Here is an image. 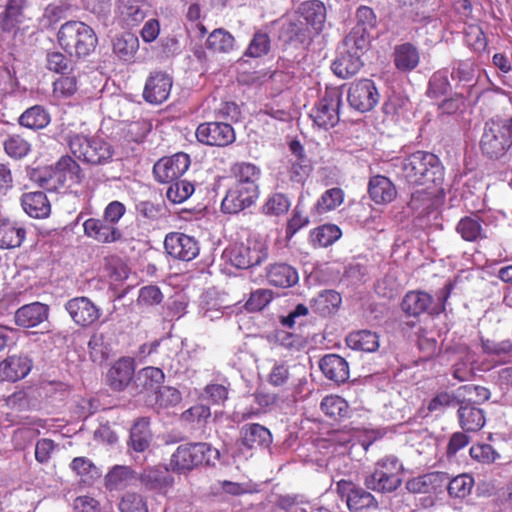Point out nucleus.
<instances>
[{
	"label": "nucleus",
	"instance_id": "nucleus-1",
	"mask_svg": "<svg viewBox=\"0 0 512 512\" xmlns=\"http://www.w3.org/2000/svg\"><path fill=\"white\" fill-rule=\"evenodd\" d=\"M57 41L70 57L80 59L94 52L98 38L95 31L86 23L70 20L60 26Z\"/></svg>",
	"mask_w": 512,
	"mask_h": 512
},
{
	"label": "nucleus",
	"instance_id": "nucleus-2",
	"mask_svg": "<svg viewBox=\"0 0 512 512\" xmlns=\"http://www.w3.org/2000/svg\"><path fill=\"white\" fill-rule=\"evenodd\" d=\"M403 173L413 185L437 184L443 180L444 168L433 153L416 151L404 160Z\"/></svg>",
	"mask_w": 512,
	"mask_h": 512
},
{
	"label": "nucleus",
	"instance_id": "nucleus-3",
	"mask_svg": "<svg viewBox=\"0 0 512 512\" xmlns=\"http://www.w3.org/2000/svg\"><path fill=\"white\" fill-rule=\"evenodd\" d=\"M219 451L205 442L179 445L172 453L169 466L173 472L187 473L200 466L214 465Z\"/></svg>",
	"mask_w": 512,
	"mask_h": 512
},
{
	"label": "nucleus",
	"instance_id": "nucleus-4",
	"mask_svg": "<svg viewBox=\"0 0 512 512\" xmlns=\"http://www.w3.org/2000/svg\"><path fill=\"white\" fill-rule=\"evenodd\" d=\"M402 464L395 456L389 455L379 459L372 472L364 477L366 489L389 494L395 492L402 484Z\"/></svg>",
	"mask_w": 512,
	"mask_h": 512
},
{
	"label": "nucleus",
	"instance_id": "nucleus-5",
	"mask_svg": "<svg viewBox=\"0 0 512 512\" xmlns=\"http://www.w3.org/2000/svg\"><path fill=\"white\" fill-rule=\"evenodd\" d=\"M69 148L75 157L92 165L108 163L114 153L113 147L104 139L80 134L71 137Z\"/></svg>",
	"mask_w": 512,
	"mask_h": 512
},
{
	"label": "nucleus",
	"instance_id": "nucleus-6",
	"mask_svg": "<svg viewBox=\"0 0 512 512\" xmlns=\"http://www.w3.org/2000/svg\"><path fill=\"white\" fill-rule=\"evenodd\" d=\"M341 106L342 93L337 88H326L309 113L313 126L325 131L335 127L340 121Z\"/></svg>",
	"mask_w": 512,
	"mask_h": 512
},
{
	"label": "nucleus",
	"instance_id": "nucleus-7",
	"mask_svg": "<svg viewBox=\"0 0 512 512\" xmlns=\"http://www.w3.org/2000/svg\"><path fill=\"white\" fill-rule=\"evenodd\" d=\"M512 144V119L490 120L481 138V149L490 158L503 156Z\"/></svg>",
	"mask_w": 512,
	"mask_h": 512
},
{
	"label": "nucleus",
	"instance_id": "nucleus-8",
	"mask_svg": "<svg viewBox=\"0 0 512 512\" xmlns=\"http://www.w3.org/2000/svg\"><path fill=\"white\" fill-rule=\"evenodd\" d=\"M448 299V284L444 285L441 295L435 301L433 297L424 291H408L402 301L401 309L405 315L410 317H419L424 313L430 315H439L445 310V302Z\"/></svg>",
	"mask_w": 512,
	"mask_h": 512
},
{
	"label": "nucleus",
	"instance_id": "nucleus-9",
	"mask_svg": "<svg viewBox=\"0 0 512 512\" xmlns=\"http://www.w3.org/2000/svg\"><path fill=\"white\" fill-rule=\"evenodd\" d=\"M80 165L69 155H64L55 163L49 178H39V185L47 190L69 188L79 185L84 179Z\"/></svg>",
	"mask_w": 512,
	"mask_h": 512
},
{
	"label": "nucleus",
	"instance_id": "nucleus-10",
	"mask_svg": "<svg viewBox=\"0 0 512 512\" xmlns=\"http://www.w3.org/2000/svg\"><path fill=\"white\" fill-rule=\"evenodd\" d=\"M231 264L238 269H249L261 265L268 259V245L257 238L236 243L228 250Z\"/></svg>",
	"mask_w": 512,
	"mask_h": 512
},
{
	"label": "nucleus",
	"instance_id": "nucleus-11",
	"mask_svg": "<svg viewBox=\"0 0 512 512\" xmlns=\"http://www.w3.org/2000/svg\"><path fill=\"white\" fill-rule=\"evenodd\" d=\"M141 487L148 493L166 497L174 488L175 478L164 465L148 466L137 475Z\"/></svg>",
	"mask_w": 512,
	"mask_h": 512
},
{
	"label": "nucleus",
	"instance_id": "nucleus-12",
	"mask_svg": "<svg viewBox=\"0 0 512 512\" xmlns=\"http://www.w3.org/2000/svg\"><path fill=\"white\" fill-rule=\"evenodd\" d=\"M336 492L340 499L346 503L350 512L378 507V501L374 495L352 480L341 479L337 481Z\"/></svg>",
	"mask_w": 512,
	"mask_h": 512
},
{
	"label": "nucleus",
	"instance_id": "nucleus-13",
	"mask_svg": "<svg viewBox=\"0 0 512 512\" xmlns=\"http://www.w3.org/2000/svg\"><path fill=\"white\" fill-rule=\"evenodd\" d=\"M380 99L379 91L373 80L363 78L350 84L347 100L351 108L366 113L372 111Z\"/></svg>",
	"mask_w": 512,
	"mask_h": 512
},
{
	"label": "nucleus",
	"instance_id": "nucleus-14",
	"mask_svg": "<svg viewBox=\"0 0 512 512\" xmlns=\"http://www.w3.org/2000/svg\"><path fill=\"white\" fill-rule=\"evenodd\" d=\"M189 166V155L179 152L158 160L153 166V174L158 182L170 183L179 179L188 170Z\"/></svg>",
	"mask_w": 512,
	"mask_h": 512
},
{
	"label": "nucleus",
	"instance_id": "nucleus-15",
	"mask_svg": "<svg viewBox=\"0 0 512 512\" xmlns=\"http://www.w3.org/2000/svg\"><path fill=\"white\" fill-rule=\"evenodd\" d=\"M260 191L232 184L226 191L221 202V211L224 214H238L253 206L259 198Z\"/></svg>",
	"mask_w": 512,
	"mask_h": 512
},
{
	"label": "nucleus",
	"instance_id": "nucleus-16",
	"mask_svg": "<svg viewBox=\"0 0 512 512\" xmlns=\"http://www.w3.org/2000/svg\"><path fill=\"white\" fill-rule=\"evenodd\" d=\"M195 135L199 142L209 146L224 147L235 141L233 127L224 122L201 123L196 129Z\"/></svg>",
	"mask_w": 512,
	"mask_h": 512
},
{
	"label": "nucleus",
	"instance_id": "nucleus-17",
	"mask_svg": "<svg viewBox=\"0 0 512 512\" xmlns=\"http://www.w3.org/2000/svg\"><path fill=\"white\" fill-rule=\"evenodd\" d=\"M65 309L74 321L82 328L90 327L101 316L100 309L88 297L80 296L68 300Z\"/></svg>",
	"mask_w": 512,
	"mask_h": 512
},
{
	"label": "nucleus",
	"instance_id": "nucleus-18",
	"mask_svg": "<svg viewBox=\"0 0 512 512\" xmlns=\"http://www.w3.org/2000/svg\"><path fill=\"white\" fill-rule=\"evenodd\" d=\"M164 248L171 257L182 261H191L199 254L195 238L179 232L169 233L165 237Z\"/></svg>",
	"mask_w": 512,
	"mask_h": 512
},
{
	"label": "nucleus",
	"instance_id": "nucleus-19",
	"mask_svg": "<svg viewBox=\"0 0 512 512\" xmlns=\"http://www.w3.org/2000/svg\"><path fill=\"white\" fill-rule=\"evenodd\" d=\"M173 80L164 72H152L146 80L143 89V98L150 104H161L170 95Z\"/></svg>",
	"mask_w": 512,
	"mask_h": 512
},
{
	"label": "nucleus",
	"instance_id": "nucleus-20",
	"mask_svg": "<svg viewBox=\"0 0 512 512\" xmlns=\"http://www.w3.org/2000/svg\"><path fill=\"white\" fill-rule=\"evenodd\" d=\"M135 361L130 357L119 358L108 370L107 381L114 391L125 390L135 378Z\"/></svg>",
	"mask_w": 512,
	"mask_h": 512
},
{
	"label": "nucleus",
	"instance_id": "nucleus-21",
	"mask_svg": "<svg viewBox=\"0 0 512 512\" xmlns=\"http://www.w3.org/2000/svg\"><path fill=\"white\" fill-rule=\"evenodd\" d=\"M84 233L87 237L103 244L119 241L122 232L104 218H88L83 223Z\"/></svg>",
	"mask_w": 512,
	"mask_h": 512
},
{
	"label": "nucleus",
	"instance_id": "nucleus-22",
	"mask_svg": "<svg viewBox=\"0 0 512 512\" xmlns=\"http://www.w3.org/2000/svg\"><path fill=\"white\" fill-rule=\"evenodd\" d=\"M297 14L311 32L318 34L322 31L326 21V7L323 2L305 1L298 7Z\"/></svg>",
	"mask_w": 512,
	"mask_h": 512
},
{
	"label": "nucleus",
	"instance_id": "nucleus-23",
	"mask_svg": "<svg viewBox=\"0 0 512 512\" xmlns=\"http://www.w3.org/2000/svg\"><path fill=\"white\" fill-rule=\"evenodd\" d=\"M114 332L108 330H96L88 341V352L90 359L97 364L107 361L112 350V339Z\"/></svg>",
	"mask_w": 512,
	"mask_h": 512
},
{
	"label": "nucleus",
	"instance_id": "nucleus-24",
	"mask_svg": "<svg viewBox=\"0 0 512 512\" xmlns=\"http://www.w3.org/2000/svg\"><path fill=\"white\" fill-rule=\"evenodd\" d=\"M49 307L40 302L23 305L15 312V323L24 328H33L48 319Z\"/></svg>",
	"mask_w": 512,
	"mask_h": 512
},
{
	"label": "nucleus",
	"instance_id": "nucleus-25",
	"mask_svg": "<svg viewBox=\"0 0 512 512\" xmlns=\"http://www.w3.org/2000/svg\"><path fill=\"white\" fill-rule=\"evenodd\" d=\"M25 226L10 218L0 219V249H15L22 245L26 238Z\"/></svg>",
	"mask_w": 512,
	"mask_h": 512
},
{
	"label": "nucleus",
	"instance_id": "nucleus-26",
	"mask_svg": "<svg viewBox=\"0 0 512 512\" xmlns=\"http://www.w3.org/2000/svg\"><path fill=\"white\" fill-rule=\"evenodd\" d=\"M368 194L375 204L385 205L391 203L396 198L397 189L388 177L374 175L369 179Z\"/></svg>",
	"mask_w": 512,
	"mask_h": 512
},
{
	"label": "nucleus",
	"instance_id": "nucleus-27",
	"mask_svg": "<svg viewBox=\"0 0 512 512\" xmlns=\"http://www.w3.org/2000/svg\"><path fill=\"white\" fill-rule=\"evenodd\" d=\"M319 367L324 376L337 383H345L350 376L348 362L337 354H327L321 358Z\"/></svg>",
	"mask_w": 512,
	"mask_h": 512
},
{
	"label": "nucleus",
	"instance_id": "nucleus-28",
	"mask_svg": "<svg viewBox=\"0 0 512 512\" xmlns=\"http://www.w3.org/2000/svg\"><path fill=\"white\" fill-rule=\"evenodd\" d=\"M20 201L25 213L32 218L44 219L51 213L50 201L43 191L25 192Z\"/></svg>",
	"mask_w": 512,
	"mask_h": 512
},
{
	"label": "nucleus",
	"instance_id": "nucleus-29",
	"mask_svg": "<svg viewBox=\"0 0 512 512\" xmlns=\"http://www.w3.org/2000/svg\"><path fill=\"white\" fill-rule=\"evenodd\" d=\"M165 380V374L158 367L148 366L140 369L134 378L133 386L139 393H155Z\"/></svg>",
	"mask_w": 512,
	"mask_h": 512
},
{
	"label": "nucleus",
	"instance_id": "nucleus-30",
	"mask_svg": "<svg viewBox=\"0 0 512 512\" xmlns=\"http://www.w3.org/2000/svg\"><path fill=\"white\" fill-rule=\"evenodd\" d=\"M266 279L275 287L288 288L294 286L298 280L297 270L286 263H273L266 268Z\"/></svg>",
	"mask_w": 512,
	"mask_h": 512
},
{
	"label": "nucleus",
	"instance_id": "nucleus-31",
	"mask_svg": "<svg viewBox=\"0 0 512 512\" xmlns=\"http://www.w3.org/2000/svg\"><path fill=\"white\" fill-rule=\"evenodd\" d=\"M241 443L247 449L269 447L272 434L268 428L258 423L246 424L241 428Z\"/></svg>",
	"mask_w": 512,
	"mask_h": 512
},
{
	"label": "nucleus",
	"instance_id": "nucleus-32",
	"mask_svg": "<svg viewBox=\"0 0 512 512\" xmlns=\"http://www.w3.org/2000/svg\"><path fill=\"white\" fill-rule=\"evenodd\" d=\"M30 370L31 364L26 357L10 356L0 363V379L16 382L24 378Z\"/></svg>",
	"mask_w": 512,
	"mask_h": 512
},
{
	"label": "nucleus",
	"instance_id": "nucleus-33",
	"mask_svg": "<svg viewBox=\"0 0 512 512\" xmlns=\"http://www.w3.org/2000/svg\"><path fill=\"white\" fill-rule=\"evenodd\" d=\"M231 174L235 178L234 184L259 190L258 180L261 170L258 166L250 162H236L231 166Z\"/></svg>",
	"mask_w": 512,
	"mask_h": 512
},
{
	"label": "nucleus",
	"instance_id": "nucleus-34",
	"mask_svg": "<svg viewBox=\"0 0 512 512\" xmlns=\"http://www.w3.org/2000/svg\"><path fill=\"white\" fill-rule=\"evenodd\" d=\"M361 55L343 49L340 56L332 63L333 72L346 79L357 74L363 66Z\"/></svg>",
	"mask_w": 512,
	"mask_h": 512
},
{
	"label": "nucleus",
	"instance_id": "nucleus-35",
	"mask_svg": "<svg viewBox=\"0 0 512 512\" xmlns=\"http://www.w3.org/2000/svg\"><path fill=\"white\" fill-rule=\"evenodd\" d=\"M320 409L326 417L340 422L350 417L351 409L348 402L339 395H327L321 403Z\"/></svg>",
	"mask_w": 512,
	"mask_h": 512
},
{
	"label": "nucleus",
	"instance_id": "nucleus-36",
	"mask_svg": "<svg viewBox=\"0 0 512 512\" xmlns=\"http://www.w3.org/2000/svg\"><path fill=\"white\" fill-rule=\"evenodd\" d=\"M150 421L146 417L137 419L130 429L129 445L136 452H144L150 446L152 433Z\"/></svg>",
	"mask_w": 512,
	"mask_h": 512
},
{
	"label": "nucleus",
	"instance_id": "nucleus-37",
	"mask_svg": "<svg viewBox=\"0 0 512 512\" xmlns=\"http://www.w3.org/2000/svg\"><path fill=\"white\" fill-rule=\"evenodd\" d=\"M134 479H137V475L130 466L115 465L105 475L104 486L109 491L120 490Z\"/></svg>",
	"mask_w": 512,
	"mask_h": 512
},
{
	"label": "nucleus",
	"instance_id": "nucleus-38",
	"mask_svg": "<svg viewBox=\"0 0 512 512\" xmlns=\"http://www.w3.org/2000/svg\"><path fill=\"white\" fill-rule=\"evenodd\" d=\"M27 0H8L1 20L3 31L11 32L23 22L24 10L27 8Z\"/></svg>",
	"mask_w": 512,
	"mask_h": 512
},
{
	"label": "nucleus",
	"instance_id": "nucleus-39",
	"mask_svg": "<svg viewBox=\"0 0 512 512\" xmlns=\"http://www.w3.org/2000/svg\"><path fill=\"white\" fill-rule=\"evenodd\" d=\"M445 474L431 472L409 479L406 482V489L411 493H429L441 487Z\"/></svg>",
	"mask_w": 512,
	"mask_h": 512
},
{
	"label": "nucleus",
	"instance_id": "nucleus-40",
	"mask_svg": "<svg viewBox=\"0 0 512 512\" xmlns=\"http://www.w3.org/2000/svg\"><path fill=\"white\" fill-rule=\"evenodd\" d=\"M139 48L137 36L126 32L113 40V53L124 62H132Z\"/></svg>",
	"mask_w": 512,
	"mask_h": 512
},
{
	"label": "nucleus",
	"instance_id": "nucleus-41",
	"mask_svg": "<svg viewBox=\"0 0 512 512\" xmlns=\"http://www.w3.org/2000/svg\"><path fill=\"white\" fill-rule=\"evenodd\" d=\"M51 118L49 112L41 105L26 109L19 117V124L31 130H40L48 126Z\"/></svg>",
	"mask_w": 512,
	"mask_h": 512
},
{
	"label": "nucleus",
	"instance_id": "nucleus-42",
	"mask_svg": "<svg viewBox=\"0 0 512 512\" xmlns=\"http://www.w3.org/2000/svg\"><path fill=\"white\" fill-rule=\"evenodd\" d=\"M371 35L365 27L355 26L344 38L343 49L363 55L370 47Z\"/></svg>",
	"mask_w": 512,
	"mask_h": 512
},
{
	"label": "nucleus",
	"instance_id": "nucleus-43",
	"mask_svg": "<svg viewBox=\"0 0 512 512\" xmlns=\"http://www.w3.org/2000/svg\"><path fill=\"white\" fill-rule=\"evenodd\" d=\"M346 344L353 350L373 352L379 347V338L375 332L360 330L350 333L346 337Z\"/></svg>",
	"mask_w": 512,
	"mask_h": 512
},
{
	"label": "nucleus",
	"instance_id": "nucleus-44",
	"mask_svg": "<svg viewBox=\"0 0 512 512\" xmlns=\"http://www.w3.org/2000/svg\"><path fill=\"white\" fill-rule=\"evenodd\" d=\"M458 417L461 427L466 431H478L485 424L483 411L469 402L459 407Z\"/></svg>",
	"mask_w": 512,
	"mask_h": 512
},
{
	"label": "nucleus",
	"instance_id": "nucleus-45",
	"mask_svg": "<svg viewBox=\"0 0 512 512\" xmlns=\"http://www.w3.org/2000/svg\"><path fill=\"white\" fill-rule=\"evenodd\" d=\"M70 469L85 485H92L101 477L99 468L87 457H75L70 463Z\"/></svg>",
	"mask_w": 512,
	"mask_h": 512
},
{
	"label": "nucleus",
	"instance_id": "nucleus-46",
	"mask_svg": "<svg viewBox=\"0 0 512 512\" xmlns=\"http://www.w3.org/2000/svg\"><path fill=\"white\" fill-rule=\"evenodd\" d=\"M3 148L8 157L21 160L31 152L32 145L22 135L11 134L4 139Z\"/></svg>",
	"mask_w": 512,
	"mask_h": 512
},
{
	"label": "nucleus",
	"instance_id": "nucleus-47",
	"mask_svg": "<svg viewBox=\"0 0 512 512\" xmlns=\"http://www.w3.org/2000/svg\"><path fill=\"white\" fill-rule=\"evenodd\" d=\"M233 47L234 37L223 28L213 30L206 40V48L212 53H229Z\"/></svg>",
	"mask_w": 512,
	"mask_h": 512
},
{
	"label": "nucleus",
	"instance_id": "nucleus-48",
	"mask_svg": "<svg viewBox=\"0 0 512 512\" xmlns=\"http://www.w3.org/2000/svg\"><path fill=\"white\" fill-rule=\"evenodd\" d=\"M345 198L344 191L339 187L326 190L314 205L317 214H324L338 208Z\"/></svg>",
	"mask_w": 512,
	"mask_h": 512
},
{
	"label": "nucleus",
	"instance_id": "nucleus-49",
	"mask_svg": "<svg viewBox=\"0 0 512 512\" xmlns=\"http://www.w3.org/2000/svg\"><path fill=\"white\" fill-rule=\"evenodd\" d=\"M78 91V78L71 73L62 74L52 84V95L54 98L68 99Z\"/></svg>",
	"mask_w": 512,
	"mask_h": 512
},
{
	"label": "nucleus",
	"instance_id": "nucleus-50",
	"mask_svg": "<svg viewBox=\"0 0 512 512\" xmlns=\"http://www.w3.org/2000/svg\"><path fill=\"white\" fill-rule=\"evenodd\" d=\"M395 66L401 71H410L419 63L417 49L409 43L398 46L395 50Z\"/></svg>",
	"mask_w": 512,
	"mask_h": 512
},
{
	"label": "nucleus",
	"instance_id": "nucleus-51",
	"mask_svg": "<svg viewBox=\"0 0 512 512\" xmlns=\"http://www.w3.org/2000/svg\"><path fill=\"white\" fill-rule=\"evenodd\" d=\"M342 235L341 229L335 224H324L311 232V240L315 246L328 247Z\"/></svg>",
	"mask_w": 512,
	"mask_h": 512
},
{
	"label": "nucleus",
	"instance_id": "nucleus-52",
	"mask_svg": "<svg viewBox=\"0 0 512 512\" xmlns=\"http://www.w3.org/2000/svg\"><path fill=\"white\" fill-rule=\"evenodd\" d=\"M456 230L466 241H475L485 236L477 215L461 219Z\"/></svg>",
	"mask_w": 512,
	"mask_h": 512
},
{
	"label": "nucleus",
	"instance_id": "nucleus-53",
	"mask_svg": "<svg viewBox=\"0 0 512 512\" xmlns=\"http://www.w3.org/2000/svg\"><path fill=\"white\" fill-rule=\"evenodd\" d=\"M120 512H148L147 497L135 492H126L120 499L118 504Z\"/></svg>",
	"mask_w": 512,
	"mask_h": 512
},
{
	"label": "nucleus",
	"instance_id": "nucleus-54",
	"mask_svg": "<svg viewBox=\"0 0 512 512\" xmlns=\"http://www.w3.org/2000/svg\"><path fill=\"white\" fill-rule=\"evenodd\" d=\"M312 302L317 311L329 314L340 306L342 298L335 290H324Z\"/></svg>",
	"mask_w": 512,
	"mask_h": 512
},
{
	"label": "nucleus",
	"instance_id": "nucleus-55",
	"mask_svg": "<svg viewBox=\"0 0 512 512\" xmlns=\"http://www.w3.org/2000/svg\"><path fill=\"white\" fill-rule=\"evenodd\" d=\"M45 67L53 73L62 75L72 70L71 59L60 51L48 50L45 57Z\"/></svg>",
	"mask_w": 512,
	"mask_h": 512
},
{
	"label": "nucleus",
	"instance_id": "nucleus-56",
	"mask_svg": "<svg viewBox=\"0 0 512 512\" xmlns=\"http://www.w3.org/2000/svg\"><path fill=\"white\" fill-rule=\"evenodd\" d=\"M166 191V197L174 204H180L187 200L194 192V185L186 180H175L170 182Z\"/></svg>",
	"mask_w": 512,
	"mask_h": 512
},
{
	"label": "nucleus",
	"instance_id": "nucleus-57",
	"mask_svg": "<svg viewBox=\"0 0 512 512\" xmlns=\"http://www.w3.org/2000/svg\"><path fill=\"white\" fill-rule=\"evenodd\" d=\"M311 31L300 19L289 21L282 27V36L289 42L304 43L310 37Z\"/></svg>",
	"mask_w": 512,
	"mask_h": 512
},
{
	"label": "nucleus",
	"instance_id": "nucleus-58",
	"mask_svg": "<svg viewBox=\"0 0 512 512\" xmlns=\"http://www.w3.org/2000/svg\"><path fill=\"white\" fill-rule=\"evenodd\" d=\"M290 208V201L283 193H273L268 196L262 206V212L268 216H279Z\"/></svg>",
	"mask_w": 512,
	"mask_h": 512
},
{
	"label": "nucleus",
	"instance_id": "nucleus-59",
	"mask_svg": "<svg viewBox=\"0 0 512 512\" xmlns=\"http://www.w3.org/2000/svg\"><path fill=\"white\" fill-rule=\"evenodd\" d=\"M271 48V40L267 33L258 31L251 39L246 55L253 58H258L269 53Z\"/></svg>",
	"mask_w": 512,
	"mask_h": 512
},
{
	"label": "nucleus",
	"instance_id": "nucleus-60",
	"mask_svg": "<svg viewBox=\"0 0 512 512\" xmlns=\"http://www.w3.org/2000/svg\"><path fill=\"white\" fill-rule=\"evenodd\" d=\"M272 299V291L268 289H257L251 292L244 307L248 312H258L264 309Z\"/></svg>",
	"mask_w": 512,
	"mask_h": 512
},
{
	"label": "nucleus",
	"instance_id": "nucleus-61",
	"mask_svg": "<svg viewBox=\"0 0 512 512\" xmlns=\"http://www.w3.org/2000/svg\"><path fill=\"white\" fill-rule=\"evenodd\" d=\"M311 166L308 164L305 156L300 153L296 160L291 163L289 168V177L292 182L303 184L308 178Z\"/></svg>",
	"mask_w": 512,
	"mask_h": 512
},
{
	"label": "nucleus",
	"instance_id": "nucleus-62",
	"mask_svg": "<svg viewBox=\"0 0 512 512\" xmlns=\"http://www.w3.org/2000/svg\"><path fill=\"white\" fill-rule=\"evenodd\" d=\"M473 478L467 474L458 475L450 480V496L465 498L473 487Z\"/></svg>",
	"mask_w": 512,
	"mask_h": 512
},
{
	"label": "nucleus",
	"instance_id": "nucleus-63",
	"mask_svg": "<svg viewBox=\"0 0 512 512\" xmlns=\"http://www.w3.org/2000/svg\"><path fill=\"white\" fill-rule=\"evenodd\" d=\"M273 337L275 344L289 350H299L300 348L303 347L304 344V341L301 336L291 332H287L285 330H276Z\"/></svg>",
	"mask_w": 512,
	"mask_h": 512
},
{
	"label": "nucleus",
	"instance_id": "nucleus-64",
	"mask_svg": "<svg viewBox=\"0 0 512 512\" xmlns=\"http://www.w3.org/2000/svg\"><path fill=\"white\" fill-rule=\"evenodd\" d=\"M482 347L485 353L497 356L500 360H505L512 353V343L509 340L493 342L483 341Z\"/></svg>",
	"mask_w": 512,
	"mask_h": 512
}]
</instances>
